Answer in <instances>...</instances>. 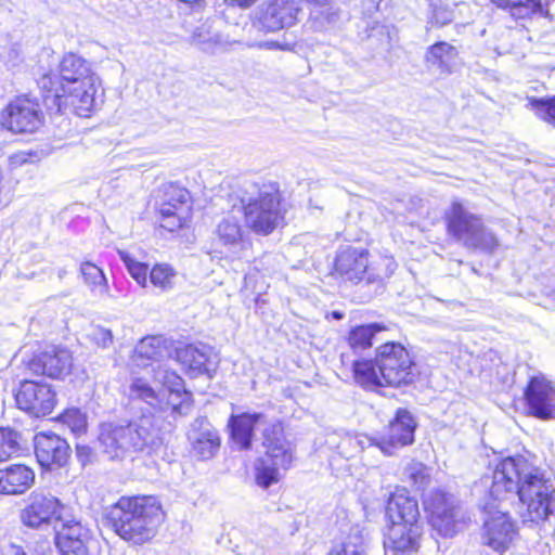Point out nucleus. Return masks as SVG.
I'll list each match as a JSON object with an SVG mask.
<instances>
[{
    "label": "nucleus",
    "instance_id": "obj_1",
    "mask_svg": "<svg viewBox=\"0 0 555 555\" xmlns=\"http://www.w3.org/2000/svg\"><path fill=\"white\" fill-rule=\"evenodd\" d=\"M46 105L55 113H72L90 117L96 108V99L103 95L102 82L89 62L76 53H65L55 72L38 80Z\"/></svg>",
    "mask_w": 555,
    "mask_h": 555
},
{
    "label": "nucleus",
    "instance_id": "obj_2",
    "mask_svg": "<svg viewBox=\"0 0 555 555\" xmlns=\"http://www.w3.org/2000/svg\"><path fill=\"white\" fill-rule=\"evenodd\" d=\"M528 460L521 454L496 459L491 467L490 493L502 500L516 491L525 521H545L553 514L555 488L545 472L535 467L525 474Z\"/></svg>",
    "mask_w": 555,
    "mask_h": 555
},
{
    "label": "nucleus",
    "instance_id": "obj_3",
    "mask_svg": "<svg viewBox=\"0 0 555 555\" xmlns=\"http://www.w3.org/2000/svg\"><path fill=\"white\" fill-rule=\"evenodd\" d=\"M420 375L415 354L398 340L382 343L373 358L361 357L351 364L354 384L365 391L406 388L414 385Z\"/></svg>",
    "mask_w": 555,
    "mask_h": 555
},
{
    "label": "nucleus",
    "instance_id": "obj_4",
    "mask_svg": "<svg viewBox=\"0 0 555 555\" xmlns=\"http://www.w3.org/2000/svg\"><path fill=\"white\" fill-rule=\"evenodd\" d=\"M166 516L157 495L124 494L107 507L104 520L126 543L142 546L153 542Z\"/></svg>",
    "mask_w": 555,
    "mask_h": 555
},
{
    "label": "nucleus",
    "instance_id": "obj_5",
    "mask_svg": "<svg viewBox=\"0 0 555 555\" xmlns=\"http://www.w3.org/2000/svg\"><path fill=\"white\" fill-rule=\"evenodd\" d=\"M384 547L391 555H417L425 537L418 500L404 486H395L384 504Z\"/></svg>",
    "mask_w": 555,
    "mask_h": 555
},
{
    "label": "nucleus",
    "instance_id": "obj_6",
    "mask_svg": "<svg viewBox=\"0 0 555 555\" xmlns=\"http://www.w3.org/2000/svg\"><path fill=\"white\" fill-rule=\"evenodd\" d=\"M263 456L256 460L255 483L268 489L282 480V472L291 469L295 462V447L288 439L286 424L275 420L261 430Z\"/></svg>",
    "mask_w": 555,
    "mask_h": 555
},
{
    "label": "nucleus",
    "instance_id": "obj_7",
    "mask_svg": "<svg viewBox=\"0 0 555 555\" xmlns=\"http://www.w3.org/2000/svg\"><path fill=\"white\" fill-rule=\"evenodd\" d=\"M156 230L172 238L186 236L193 231L194 197L179 181H169L158 190L154 205Z\"/></svg>",
    "mask_w": 555,
    "mask_h": 555
},
{
    "label": "nucleus",
    "instance_id": "obj_8",
    "mask_svg": "<svg viewBox=\"0 0 555 555\" xmlns=\"http://www.w3.org/2000/svg\"><path fill=\"white\" fill-rule=\"evenodd\" d=\"M257 195L242 204L245 227L255 235L268 236L286 225L287 205L276 181L256 184Z\"/></svg>",
    "mask_w": 555,
    "mask_h": 555
},
{
    "label": "nucleus",
    "instance_id": "obj_9",
    "mask_svg": "<svg viewBox=\"0 0 555 555\" xmlns=\"http://www.w3.org/2000/svg\"><path fill=\"white\" fill-rule=\"evenodd\" d=\"M444 224L448 235L464 241L470 249L492 254L499 246L496 236L486 231L481 217L469 212L459 199L451 202L444 214Z\"/></svg>",
    "mask_w": 555,
    "mask_h": 555
},
{
    "label": "nucleus",
    "instance_id": "obj_10",
    "mask_svg": "<svg viewBox=\"0 0 555 555\" xmlns=\"http://www.w3.org/2000/svg\"><path fill=\"white\" fill-rule=\"evenodd\" d=\"M44 124L39 100L29 94L14 95L0 111V126L13 134L36 133Z\"/></svg>",
    "mask_w": 555,
    "mask_h": 555
},
{
    "label": "nucleus",
    "instance_id": "obj_11",
    "mask_svg": "<svg viewBox=\"0 0 555 555\" xmlns=\"http://www.w3.org/2000/svg\"><path fill=\"white\" fill-rule=\"evenodd\" d=\"M371 253L364 247L341 246L335 254L330 276L352 285L372 284L377 280L370 262Z\"/></svg>",
    "mask_w": 555,
    "mask_h": 555
},
{
    "label": "nucleus",
    "instance_id": "obj_12",
    "mask_svg": "<svg viewBox=\"0 0 555 555\" xmlns=\"http://www.w3.org/2000/svg\"><path fill=\"white\" fill-rule=\"evenodd\" d=\"M24 373L52 380H64L74 371V357L69 349L50 345L33 352L22 361Z\"/></svg>",
    "mask_w": 555,
    "mask_h": 555
},
{
    "label": "nucleus",
    "instance_id": "obj_13",
    "mask_svg": "<svg viewBox=\"0 0 555 555\" xmlns=\"http://www.w3.org/2000/svg\"><path fill=\"white\" fill-rule=\"evenodd\" d=\"M422 507L427 524L442 537H451L456 531L459 503L454 495L442 488H434L422 495Z\"/></svg>",
    "mask_w": 555,
    "mask_h": 555
},
{
    "label": "nucleus",
    "instance_id": "obj_14",
    "mask_svg": "<svg viewBox=\"0 0 555 555\" xmlns=\"http://www.w3.org/2000/svg\"><path fill=\"white\" fill-rule=\"evenodd\" d=\"M65 504L51 492L34 491L25 500L18 518L25 528L39 530L54 524H63Z\"/></svg>",
    "mask_w": 555,
    "mask_h": 555
},
{
    "label": "nucleus",
    "instance_id": "obj_15",
    "mask_svg": "<svg viewBox=\"0 0 555 555\" xmlns=\"http://www.w3.org/2000/svg\"><path fill=\"white\" fill-rule=\"evenodd\" d=\"M17 409L33 417L50 415L57 404V395L52 385L34 379H22L15 391Z\"/></svg>",
    "mask_w": 555,
    "mask_h": 555
},
{
    "label": "nucleus",
    "instance_id": "obj_16",
    "mask_svg": "<svg viewBox=\"0 0 555 555\" xmlns=\"http://www.w3.org/2000/svg\"><path fill=\"white\" fill-rule=\"evenodd\" d=\"M416 427L413 415L406 409L399 408L384 430L371 438V446L387 456L393 455L397 450L414 442Z\"/></svg>",
    "mask_w": 555,
    "mask_h": 555
},
{
    "label": "nucleus",
    "instance_id": "obj_17",
    "mask_svg": "<svg viewBox=\"0 0 555 555\" xmlns=\"http://www.w3.org/2000/svg\"><path fill=\"white\" fill-rule=\"evenodd\" d=\"M152 424L141 421L114 427L101 435L103 444L119 456L125 452H140L153 444Z\"/></svg>",
    "mask_w": 555,
    "mask_h": 555
},
{
    "label": "nucleus",
    "instance_id": "obj_18",
    "mask_svg": "<svg viewBox=\"0 0 555 555\" xmlns=\"http://www.w3.org/2000/svg\"><path fill=\"white\" fill-rule=\"evenodd\" d=\"M519 538L517 521L508 512H494L487 516L480 529V539L487 546L499 555L511 550Z\"/></svg>",
    "mask_w": 555,
    "mask_h": 555
},
{
    "label": "nucleus",
    "instance_id": "obj_19",
    "mask_svg": "<svg viewBox=\"0 0 555 555\" xmlns=\"http://www.w3.org/2000/svg\"><path fill=\"white\" fill-rule=\"evenodd\" d=\"M34 453L42 472L61 469L68 465L72 457L67 440L52 431H40L35 435Z\"/></svg>",
    "mask_w": 555,
    "mask_h": 555
},
{
    "label": "nucleus",
    "instance_id": "obj_20",
    "mask_svg": "<svg viewBox=\"0 0 555 555\" xmlns=\"http://www.w3.org/2000/svg\"><path fill=\"white\" fill-rule=\"evenodd\" d=\"M119 255L129 274L140 286L147 287L150 284L160 292H169L175 287L177 271L172 266L160 262L150 268L147 263L133 259L127 253Z\"/></svg>",
    "mask_w": 555,
    "mask_h": 555
},
{
    "label": "nucleus",
    "instance_id": "obj_21",
    "mask_svg": "<svg viewBox=\"0 0 555 555\" xmlns=\"http://www.w3.org/2000/svg\"><path fill=\"white\" fill-rule=\"evenodd\" d=\"M528 414L547 421L555 418V386L544 375L531 376L522 390Z\"/></svg>",
    "mask_w": 555,
    "mask_h": 555
},
{
    "label": "nucleus",
    "instance_id": "obj_22",
    "mask_svg": "<svg viewBox=\"0 0 555 555\" xmlns=\"http://www.w3.org/2000/svg\"><path fill=\"white\" fill-rule=\"evenodd\" d=\"M60 555H98L91 531L79 520L63 521L53 535Z\"/></svg>",
    "mask_w": 555,
    "mask_h": 555
},
{
    "label": "nucleus",
    "instance_id": "obj_23",
    "mask_svg": "<svg viewBox=\"0 0 555 555\" xmlns=\"http://www.w3.org/2000/svg\"><path fill=\"white\" fill-rule=\"evenodd\" d=\"M301 13L299 0H270L258 17L260 30L274 33L294 26Z\"/></svg>",
    "mask_w": 555,
    "mask_h": 555
},
{
    "label": "nucleus",
    "instance_id": "obj_24",
    "mask_svg": "<svg viewBox=\"0 0 555 555\" xmlns=\"http://www.w3.org/2000/svg\"><path fill=\"white\" fill-rule=\"evenodd\" d=\"M260 418L261 414L257 412H241L229 416L227 423L229 440L237 450H251Z\"/></svg>",
    "mask_w": 555,
    "mask_h": 555
},
{
    "label": "nucleus",
    "instance_id": "obj_25",
    "mask_svg": "<svg viewBox=\"0 0 555 555\" xmlns=\"http://www.w3.org/2000/svg\"><path fill=\"white\" fill-rule=\"evenodd\" d=\"M35 483L34 469L22 463L0 468V495H21Z\"/></svg>",
    "mask_w": 555,
    "mask_h": 555
},
{
    "label": "nucleus",
    "instance_id": "obj_26",
    "mask_svg": "<svg viewBox=\"0 0 555 555\" xmlns=\"http://www.w3.org/2000/svg\"><path fill=\"white\" fill-rule=\"evenodd\" d=\"M172 341L163 335H149L140 339L131 353V360L137 365H147L154 361H160L170 354Z\"/></svg>",
    "mask_w": 555,
    "mask_h": 555
},
{
    "label": "nucleus",
    "instance_id": "obj_27",
    "mask_svg": "<svg viewBox=\"0 0 555 555\" xmlns=\"http://www.w3.org/2000/svg\"><path fill=\"white\" fill-rule=\"evenodd\" d=\"M175 360L182 366L185 374L196 377L210 372L209 354L194 344H184L175 348Z\"/></svg>",
    "mask_w": 555,
    "mask_h": 555
},
{
    "label": "nucleus",
    "instance_id": "obj_28",
    "mask_svg": "<svg viewBox=\"0 0 555 555\" xmlns=\"http://www.w3.org/2000/svg\"><path fill=\"white\" fill-rule=\"evenodd\" d=\"M390 327L382 322L362 323L351 326L344 340L353 352H363L374 346L375 337Z\"/></svg>",
    "mask_w": 555,
    "mask_h": 555
},
{
    "label": "nucleus",
    "instance_id": "obj_29",
    "mask_svg": "<svg viewBox=\"0 0 555 555\" xmlns=\"http://www.w3.org/2000/svg\"><path fill=\"white\" fill-rule=\"evenodd\" d=\"M163 388L167 393L168 404L172 412H180L182 406L191 405L192 392L185 388L184 379L176 371H165Z\"/></svg>",
    "mask_w": 555,
    "mask_h": 555
},
{
    "label": "nucleus",
    "instance_id": "obj_30",
    "mask_svg": "<svg viewBox=\"0 0 555 555\" xmlns=\"http://www.w3.org/2000/svg\"><path fill=\"white\" fill-rule=\"evenodd\" d=\"M498 9L515 14V11L525 9L526 13L520 17H532L534 15L550 16L546 4L542 0H490Z\"/></svg>",
    "mask_w": 555,
    "mask_h": 555
},
{
    "label": "nucleus",
    "instance_id": "obj_31",
    "mask_svg": "<svg viewBox=\"0 0 555 555\" xmlns=\"http://www.w3.org/2000/svg\"><path fill=\"white\" fill-rule=\"evenodd\" d=\"M526 107L541 121L555 127V94L544 98L527 96Z\"/></svg>",
    "mask_w": 555,
    "mask_h": 555
},
{
    "label": "nucleus",
    "instance_id": "obj_32",
    "mask_svg": "<svg viewBox=\"0 0 555 555\" xmlns=\"http://www.w3.org/2000/svg\"><path fill=\"white\" fill-rule=\"evenodd\" d=\"M221 439L218 430L208 429L202 431L193 442V450L202 460L212 457L219 450Z\"/></svg>",
    "mask_w": 555,
    "mask_h": 555
},
{
    "label": "nucleus",
    "instance_id": "obj_33",
    "mask_svg": "<svg viewBox=\"0 0 555 555\" xmlns=\"http://www.w3.org/2000/svg\"><path fill=\"white\" fill-rule=\"evenodd\" d=\"M216 234L224 246H234L243 241L242 227L234 218L222 219L216 228Z\"/></svg>",
    "mask_w": 555,
    "mask_h": 555
},
{
    "label": "nucleus",
    "instance_id": "obj_34",
    "mask_svg": "<svg viewBox=\"0 0 555 555\" xmlns=\"http://www.w3.org/2000/svg\"><path fill=\"white\" fill-rule=\"evenodd\" d=\"M54 421L66 426L75 435H81L87 431V417L77 408L65 409L54 418Z\"/></svg>",
    "mask_w": 555,
    "mask_h": 555
},
{
    "label": "nucleus",
    "instance_id": "obj_35",
    "mask_svg": "<svg viewBox=\"0 0 555 555\" xmlns=\"http://www.w3.org/2000/svg\"><path fill=\"white\" fill-rule=\"evenodd\" d=\"M80 273L85 283L92 289L105 292L107 282L103 270L91 261H82L80 264Z\"/></svg>",
    "mask_w": 555,
    "mask_h": 555
},
{
    "label": "nucleus",
    "instance_id": "obj_36",
    "mask_svg": "<svg viewBox=\"0 0 555 555\" xmlns=\"http://www.w3.org/2000/svg\"><path fill=\"white\" fill-rule=\"evenodd\" d=\"M20 435L10 428L0 427V463L21 453Z\"/></svg>",
    "mask_w": 555,
    "mask_h": 555
},
{
    "label": "nucleus",
    "instance_id": "obj_37",
    "mask_svg": "<svg viewBox=\"0 0 555 555\" xmlns=\"http://www.w3.org/2000/svg\"><path fill=\"white\" fill-rule=\"evenodd\" d=\"M405 476L408 481L415 489H423L431 481L429 468L421 461H412L405 467Z\"/></svg>",
    "mask_w": 555,
    "mask_h": 555
},
{
    "label": "nucleus",
    "instance_id": "obj_38",
    "mask_svg": "<svg viewBox=\"0 0 555 555\" xmlns=\"http://www.w3.org/2000/svg\"><path fill=\"white\" fill-rule=\"evenodd\" d=\"M456 55L455 48L444 41H438L428 49V61L449 72L447 60Z\"/></svg>",
    "mask_w": 555,
    "mask_h": 555
},
{
    "label": "nucleus",
    "instance_id": "obj_39",
    "mask_svg": "<svg viewBox=\"0 0 555 555\" xmlns=\"http://www.w3.org/2000/svg\"><path fill=\"white\" fill-rule=\"evenodd\" d=\"M130 393L133 398L149 401L156 400L158 395L156 389L143 377H133L129 386Z\"/></svg>",
    "mask_w": 555,
    "mask_h": 555
},
{
    "label": "nucleus",
    "instance_id": "obj_40",
    "mask_svg": "<svg viewBox=\"0 0 555 555\" xmlns=\"http://www.w3.org/2000/svg\"><path fill=\"white\" fill-rule=\"evenodd\" d=\"M35 156L34 152L20 151L9 156L8 166L11 170H15L31 162Z\"/></svg>",
    "mask_w": 555,
    "mask_h": 555
},
{
    "label": "nucleus",
    "instance_id": "obj_41",
    "mask_svg": "<svg viewBox=\"0 0 555 555\" xmlns=\"http://www.w3.org/2000/svg\"><path fill=\"white\" fill-rule=\"evenodd\" d=\"M113 340V334L108 328L98 327L92 335V341L99 348H108Z\"/></svg>",
    "mask_w": 555,
    "mask_h": 555
},
{
    "label": "nucleus",
    "instance_id": "obj_42",
    "mask_svg": "<svg viewBox=\"0 0 555 555\" xmlns=\"http://www.w3.org/2000/svg\"><path fill=\"white\" fill-rule=\"evenodd\" d=\"M326 555H366L364 551L353 548L350 550L349 545L345 542L334 544Z\"/></svg>",
    "mask_w": 555,
    "mask_h": 555
},
{
    "label": "nucleus",
    "instance_id": "obj_43",
    "mask_svg": "<svg viewBox=\"0 0 555 555\" xmlns=\"http://www.w3.org/2000/svg\"><path fill=\"white\" fill-rule=\"evenodd\" d=\"M92 451L88 446H76V455L82 463L89 461Z\"/></svg>",
    "mask_w": 555,
    "mask_h": 555
},
{
    "label": "nucleus",
    "instance_id": "obj_44",
    "mask_svg": "<svg viewBox=\"0 0 555 555\" xmlns=\"http://www.w3.org/2000/svg\"><path fill=\"white\" fill-rule=\"evenodd\" d=\"M224 1L230 7H240V8H248L253 3L256 2V0H224Z\"/></svg>",
    "mask_w": 555,
    "mask_h": 555
},
{
    "label": "nucleus",
    "instance_id": "obj_45",
    "mask_svg": "<svg viewBox=\"0 0 555 555\" xmlns=\"http://www.w3.org/2000/svg\"><path fill=\"white\" fill-rule=\"evenodd\" d=\"M307 3L318 8H324L330 5L334 0H305Z\"/></svg>",
    "mask_w": 555,
    "mask_h": 555
},
{
    "label": "nucleus",
    "instance_id": "obj_46",
    "mask_svg": "<svg viewBox=\"0 0 555 555\" xmlns=\"http://www.w3.org/2000/svg\"><path fill=\"white\" fill-rule=\"evenodd\" d=\"M0 555H25V554L15 547H9L8 550H0Z\"/></svg>",
    "mask_w": 555,
    "mask_h": 555
},
{
    "label": "nucleus",
    "instance_id": "obj_47",
    "mask_svg": "<svg viewBox=\"0 0 555 555\" xmlns=\"http://www.w3.org/2000/svg\"><path fill=\"white\" fill-rule=\"evenodd\" d=\"M330 315H331V318H333V319H335V320H341V319L344 318V313H343V312H340V311H337V310L332 311V312L330 313Z\"/></svg>",
    "mask_w": 555,
    "mask_h": 555
}]
</instances>
